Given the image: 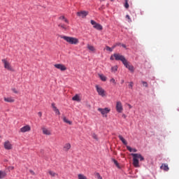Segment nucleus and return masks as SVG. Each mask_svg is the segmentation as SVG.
<instances>
[{
	"instance_id": "22",
	"label": "nucleus",
	"mask_w": 179,
	"mask_h": 179,
	"mask_svg": "<svg viewBox=\"0 0 179 179\" xmlns=\"http://www.w3.org/2000/svg\"><path fill=\"white\" fill-rule=\"evenodd\" d=\"M59 20H64V22H65V23H67V24H69V20H68V19H66V17H65V16L64 15H61L59 17Z\"/></svg>"
},
{
	"instance_id": "6",
	"label": "nucleus",
	"mask_w": 179,
	"mask_h": 179,
	"mask_svg": "<svg viewBox=\"0 0 179 179\" xmlns=\"http://www.w3.org/2000/svg\"><path fill=\"white\" fill-rule=\"evenodd\" d=\"M98 111H99V113H101L102 115L103 116L105 115V117H107V114H108V113L111 111V109L108 108H98Z\"/></svg>"
},
{
	"instance_id": "32",
	"label": "nucleus",
	"mask_w": 179,
	"mask_h": 179,
	"mask_svg": "<svg viewBox=\"0 0 179 179\" xmlns=\"http://www.w3.org/2000/svg\"><path fill=\"white\" fill-rule=\"evenodd\" d=\"M113 50H114V48H113V46L112 48H110V46H106L107 51H110V52H113Z\"/></svg>"
},
{
	"instance_id": "44",
	"label": "nucleus",
	"mask_w": 179,
	"mask_h": 179,
	"mask_svg": "<svg viewBox=\"0 0 179 179\" xmlns=\"http://www.w3.org/2000/svg\"><path fill=\"white\" fill-rule=\"evenodd\" d=\"M120 45H122V47H123V48H127V45L125 44H122L121 43Z\"/></svg>"
},
{
	"instance_id": "19",
	"label": "nucleus",
	"mask_w": 179,
	"mask_h": 179,
	"mask_svg": "<svg viewBox=\"0 0 179 179\" xmlns=\"http://www.w3.org/2000/svg\"><path fill=\"white\" fill-rule=\"evenodd\" d=\"M98 76L101 79V80H102V82H106V80H107V77H106V76H104L103 74L98 73Z\"/></svg>"
},
{
	"instance_id": "51",
	"label": "nucleus",
	"mask_w": 179,
	"mask_h": 179,
	"mask_svg": "<svg viewBox=\"0 0 179 179\" xmlns=\"http://www.w3.org/2000/svg\"><path fill=\"white\" fill-rule=\"evenodd\" d=\"M0 138H1V136H0Z\"/></svg>"
},
{
	"instance_id": "37",
	"label": "nucleus",
	"mask_w": 179,
	"mask_h": 179,
	"mask_svg": "<svg viewBox=\"0 0 179 179\" xmlns=\"http://www.w3.org/2000/svg\"><path fill=\"white\" fill-rule=\"evenodd\" d=\"M129 87H130L131 89H132V87H134V83L133 82L129 83Z\"/></svg>"
},
{
	"instance_id": "21",
	"label": "nucleus",
	"mask_w": 179,
	"mask_h": 179,
	"mask_svg": "<svg viewBox=\"0 0 179 179\" xmlns=\"http://www.w3.org/2000/svg\"><path fill=\"white\" fill-rule=\"evenodd\" d=\"M126 148H127V150H129L131 152H133L136 153V152H138V150H136V148H131V146L127 145Z\"/></svg>"
},
{
	"instance_id": "39",
	"label": "nucleus",
	"mask_w": 179,
	"mask_h": 179,
	"mask_svg": "<svg viewBox=\"0 0 179 179\" xmlns=\"http://www.w3.org/2000/svg\"><path fill=\"white\" fill-rule=\"evenodd\" d=\"M12 91L13 92V93H15L16 94H17V90H16V88H13Z\"/></svg>"
},
{
	"instance_id": "18",
	"label": "nucleus",
	"mask_w": 179,
	"mask_h": 179,
	"mask_svg": "<svg viewBox=\"0 0 179 179\" xmlns=\"http://www.w3.org/2000/svg\"><path fill=\"white\" fill-rule=\"evenodd\" d=\"M162 170H164V171H169V165L167 164H162L161 166Z\"/></svg>"
},
{
	"instance_id": "8",
	"label": "nucleus",
	"mask_w": 179,
	"mask_h": 179,
	"mask_svg": "<svg viewBox=\"0 0 179 179\" xmlns=\"http://www.w3.org/2000/svg\"><path fill=\"white\" fill-rule=\"evenodd\" d=\"M54 66L55 68H56L57 69H59L62 72H64V71H66V66H65V65L62 64H56L54 65Z\"/></svg>"
},
{
	"instance_id": "50",
	"label": "nucleus",
	"mask_w": 179,
	"mask_h": 179,
	"mask_svg": "<svg viewBox=\"0 0 179 179\" xmlns=\"http://www.w3.org/2000/svg\"><path fill=\"white\" fill-rule=\"evenodd\" d=\"M122 83H124V80H122Z\"/></svg>"
},
{
	"instance_id": "41",
	"label": "nucleus",
	"mask_w": 179,
	"mask_h": 179,
	"mask_svg": "<svg viewBox=\"0 0 179 179\" xmlns=\"http://www.w3.org/2000/svg\"><path fill=\"white\" fill-rule=\"evenodd\" d=\"M110 82H112V83H114V85H115V79H114V78H112V79H110Z\"/></svg>"
},
{
	"instance_id": "42",
	"label": "nucleus",
	"mask_w": 179,
	"mask_h": 179,
	"mask_svg": "<svg viewBox=\"0 0 179 179\" xmlns=\"http://www.w3.org/2000/svg\"><path fill=\"white\" fill-rule=\"evenodd\" d=\"M126 19H128V20H129V22H131V17H129V15H127Z\"/></svg>"
},
{
	"instance_id": "29",
	"label": "nucleus",
	"mask_w": 179,
	"mask_h": 179,
	"mask_svg": "<svg viewBox=\"0 0 179 179\" xmlns=\"http://www.w3.org/2000/svg\"><path fill=\"white\" fill-rule=\"evenodd\" d=\"M50 176H51V177H55V176H58L57 173H56L55 172L52 171H48Z\"/></svg>"
},
{
	"instance_id": "14",
	"label": "nucleus",
	"mask_w": 179,
	"mask_h": 179,
	"mask_svg": "<svg viewBox=\"0 0 179 179\" xmlns=\"http://www.w3.org/2000/svg\"><path fill=\"white\" fill-rule=\"evenodd\" d=\"M4 148L6 150H10L12 149V144L9 141H6L4 143Z\"/></svg>"
},
{
	"instance_id": "45",
	"label": "nucleus",
	"mask_w": 179,
	"mask_h": 179,
	"mask_svg": "<svg viewBox=\"0 0 179 179\" xmlns=\"http://www.w3.org/2000/svg\"><path fill=\"white\" fill-rule=\"evenodd\" d=\"M52 108L54 110V107H57V106H55V103H52Z\"/></svg>"
},
{
	"instance_id": "33",
	"label": "nucleus",
	"mask_w": 179,
	"mask_h": 179,
	"mask_svg": "<svg viewBox=\"0 0 179 179\" xmlns=\"http://www.w3.org/2000/svg\"><path fill=\"white\" fill-rule=\"evenodd\" d=\"M92 138L95 139V141H99V138H97V134H92Z\"/></svg>"
},
{
	"instance_id": "24",
	"label": "nucleus",
	"mask_w": 179,
	"mask_h": 179,
	"mask_svg": "<svg viewBox=\"0 0 179 179\" xmlns=\"http://www.w3.org/2000/svg\"><path fill=\"white\" fill-rule=\"evenodd\" d=\"M118 138H119V139H120V140L122 141L123 145H128V143L127 142V141L125 140V138H124V137H122V136L119 135Z\"/></svg>"
},
{
	"instance_id": "20",
	"label": "nucleus",
	"mask_w": 179,
	"mask_h": 179,
	"mask_svg": "<svg viewBox=\"0 0 179 179\" xmlns=\"http://www.w3.org/2000/svg\"><path fill=\"white\" fill-rule=\"evenodd\" d=\"M58 27H60L61 29H63V30H68L69 29V27L65 25L64 24H59Z\"/></svg>"
},
{
	"instance_id": "23",
	"label": "nucleus",
	"mask_w": 179,
	"mask_h": 179,
	"mask_svg": "<svg viewBox=\"0 0 179 179\" xmlns=\"http://www.w3.org/2000/svg\"><path fill=\"white\" fill-rule=\"evenodd\" d=\"M64 122H66V124H69V125H72V122L69 120L66 117L63 116L62 117Z\"/></svg>"
},
{
	"instance_id": "28",
	"label": "nucleus",
	"mask_w": 179,
	"mask_h": 179,
	"mask_svg": "<svg viewBox=\"0 0 179 179\" xmlns=\"http://www.w3.org/2000/svg\"><path fill=\"white\" fill-rule=\"evenodd\" d=\"M118 70V66H114L111 67V72H117V71Z\"/></svg>"
},
{
	"instance_id": "3",
	"label": "nucleus",
	"mask_w": 179,
	"mask_h": 179,
	"mask_svg": "<svg viewBox=\"0 0 179 179\" xmlns=\"http://www.w3.org/2000/svg\"><path fill=\"white\" fill-rule=\"evenodd\" d=\"M95 87L99 96H101V97H106V90H104L103 87H100L99 85H96Z\"/></svg>"
},
{
	"instance_id": "30",
	"label": "nucleus",
	"mask_w": 179,
	"mask_h": 179,
	"mask_svg": "<svg viewBox=\"0 0 179 179\" xmlns=\"http://www.w3.org/2000/svg\"><path fill=\"white\" fill-rule=\"evenodd\" d=\"M53 110L55 111V113H56V114H57L58 115H61V113L59 112V110L58 108H57V107H54Z\"/></svg>"
},
{
	"instance_id": "34",
	"label": "nucleus",
	"mask_w": 179,
	"mask_h": 179,
	"mask_svg": "<svg viewBox=\"0 0 179 179\" xmlns=\"http://www.w3.org/2000/svg\"><path fill=\"white\" fill-rule=\"evenodd\" d=\"M120 45H121V43H117L113 45V48H115L116 47H119Z\"/></svg>"
},
{
	"instance_id": "40",
	"label": "nucleus",
	"mask_w": 179,
	"mask_h": 179,
	"mask_svg": "<svg viewBox=\"0 0 179 179\" xmlns=\"http://www.w3.org/2000/svg\"><path fill=\"white\" fill-rule=\"evenodd\" d=\"M29 173H31L32 176H36V173H34V171L32 170H29Z\"/></svg>"
},
{
	"instance_id": "38",
	"label": "nucleus",
	"mask_w": 179,
	"mask_h": 179,
	"mask_svg": "<svg viewBox=\"0 0 179 179\" xmlns=\"http://www.w3.org/2000/svg\"><path fill=\"white\" fill-rule=\"evenodd\" d=\"M113 163L118 167V162L115 159H113Z\"/></svg>"
},
{
	"instance_id": "25",
	"label": "nucleus",
	"mask_w": 179,
	"mask_h": 179,
	"mask_svg": "<svg viewBox=\"0 0 179 179\" xmlns=\"http://www.w3.org/2000/svg\"><path fill=\"white\" fill-rule=\"evenodd\" d=\"M6 177V172L5 171H0V179H3Z\"/></svg>"
},
{
	"instance_id": "46",
	"label": "nucleus",
	"mask_w": 179,
	"mask_h": 179,
	"mask_svg": "<svg viewBox=\"0 0 179 179\" xmlns=\"http://www.w3.org/2000/svg\"><path fill=\"white\" fill-rule=\"evenodd\" d=\"M122 117H123V118H127V115H125V114H123Z\"/></svg>"
},
{
	"instance_id": "1",
	"label": "nucleus",
	"mask_w": 179,
	"mask_h": 179,
	"mask_svg": "<svg viewBox=\"0 0 179 179\" xmlns=\"http://www.w3.org/2000/svg\"><path fill=\"white\" fill-rule=\"evenodd\" d=\"M131 156L133 157V166L135 167H140L139 159H140V162H143V160H145V158L142 156V155L138 153H131Z\"/></svg>"
},
{
	"instance_id": "16",
	"label": "nucleus",
	"mask_w": 179,
	"mask_h": 179,
	"mask_svg": "<svg viewBox=\"0 0 179 179\" xmlns=\"http://www.w3.org/2000/svg\"><path fill=\"white\" fill-rule=\"evenodd\" d=\"M71 149V143H67L64 145L63 150L64 152H68Z\"/></svg>"
},
{
	"instance_id": "31",
	"label": "nucleus",
	"mask_w": 179,
	"mask_h": 179,
	"mask_svg": "<svg viewBox=\"0 0 179 179\" xmlns=\"http://www.w3.org/2000/svg\"><path fill=\"white\" fill-rule=\"evenodd\" d=\"M124 8H126V9H128V8H129V4L128 3V0H125Z\"/></svg>"
},
{
	"instance_id": "5",
	"label": "nucleus",
	"mask_w": 179,
	"mask_h": 179,
	"mask_svg": "<svg viewBox=\"0 0 179 179\" xmlns=\"http://www.w3.org/2000/svg\"><path fill=\"white\" fill-rule=\"evenodd\" d=\"M113 57H115V59L116 61H121L123 64H124L125 62L127 61V59H125V57H124V55H122L120 54L115 53L113 55Z\"/></svg>"
},
{
	"instance_id": "49",
	"label": "nucleus",
	"mask_w": 179,
	"mask_h": 179,
	"mask_svg": "<svg viewBox=\"0 0 179 179\" xmlns=\"http://www.w3.org/2000/svg\"><path fill=\"white\" fill-rule=\"evenodd\" d=\"M129 108H132V106H131V104H128Z\"/></svg>"
},
{
	"instance_id": "4",
	"label": "nucleus",
	"mask_w": 179,
	"mask_h": 179,
	"mask_svg": "<svg viewBox=\"0 0 179 179\" xmlns=\"http://www.w3.org/2000/svg\"><path fill=\"white\" fill-rule=\"evenodd\" d=\"M1 62L3 64L5 69H7V71H13V68H12V65H10V64L6 59H3Z\"/></svg>"
},
{
	"instance_id": "7",
	"label": "nucleus",
	"mask_w": 179,
	"mask_h": 179,
	"mask_svg": "<svg viewBox=\"0 0 179 179\" xmlns=\"http://www.w3.org/2000/svg\"><path fill=\"white\" fill-rule=\"evenodd\" d=\"M91 24H92L94 29H96V30H103V26L100 24H97V22L93 20H91Z\"/></svg>"
},
{
	"instance_id": "15",
	"label": "nucleus",
	"mask_w": 179,
	"mask_h": 179,
	"mask_svg": "<svg viewBox=\"0 0 179 179\" xmlns=\"http://www.w3.org/2000/svg\"><path fill=\"white\" fill-rule=\"evenodd\" d=\"M4 101H6V103H15V99L13 97H4Z\"/></svg>"
},
{
	"instance_id": "43",
	"label": "nucleus",
	"mask_w": 179,
	"mask_h": 179,
	"mask_svg": "<svg viewBox=\"0 0 179 179\" xmlns=\"http://www.w3.org/2000/svg\"><path fill=\"white\" fill-rule=\"evenodd\" d=\"M38 117H41L43 115V113L41 112H38Z\"/></svg>"
},
{
	"instance_id": "35",
	"label": "nucleus",
	"mask_w": 179,
	"mask_h": 179,
	"mask_svg": "<svg viewBox=\"0 0 179 179\" xmlns=\"http://www.w3.org/2000/svg\"><path fill=\"white\" fill-rule=\"evenodd\" d=\"M96 176L98 179H103V178L101 177V176H100V173H96Z\"/></svg>"
},
{
	"instance_id": "9",
	"label": "nucleus",
	"mask_w": 179,
	"mask_h": 179,
	"mask_svg": "<svg viewBox=\"0 0 179 179\" xmlns=\"http://www.w3.org/2000/svg\"><path fill=\"white\" fill-rule=\"evenodd\" d=\"M123 110L122 103H121V101H117L116 103V111H117V113H122Z\"/></svg>"
},
{
	"instance_id": "48",
	"label": "nucleus",
	"mask_w": 179,
	"mask_h": 179,
	"mask_svg": "<svg viewBox=\"0 0 179 179\" xmlns=\"http://www.w3.org/2000/svg\"><path fill=\"white\" fill-rule=\"evenodd\" d=\"M10 170H13L15 169V167L10 166Z\"/></svg>"
},
{
	"instance_id": "13",
	"label": "nucleus",
	"mask_w": 179,
	"mask_h": 179,
	"mask_svg": "<svg viewBox=\"0 0 179 179\" xmlns=\"http://www.w3.org/2000/svg\"><path fill=\"white\" fill-rule=\"evenodd\" d=\"M41 129L43 135H51V131H50V129L45 128V127H42Z\"/></svg>"
},
{
	"instance_id": "47",
	"label": "nucleus",
	"mask_w": 179,
	"mask_h": 179,
	"mask_svg": "<svg viewBox=\"0 0 179 179\" xmlns=\"http://www.w3.org/2000/svg\"><path fill=\"white\" fill-rule=\"evenodd\" d=\"M110 59H111V61H114V57H113V56H111Z\"/></svg>"
},
{
	"instance_id": "11",
	"label": "nucleus",
	"mask_w": 179,
	"mask_h": 179,
	"mask_svg": "<svg viewBox=\"0 0 179 179\" xmlns=\"http://www.w3.org/2000/svg\"><path fill=\"white\" fill-rule=\"evenodd\" d=\"M31 127H30V126L29 124H27L26 126L22 127L20 129V132H22V133L29 132L31 131Z\"/></svg>"
},
{
	"instance_id": "36",
	"label": "nucleus",
	"mask_w": 179,
	"mask_h": 179,
	"mask_svg": "<svg viewBox=\"0 0 179 179\" xmlns=\"http://www.w3.org/2000/svg\"><path fill=\"white\" fill-rule=\"evenodd\" d=\"M142 83H143V85L145 87H148V83H147V82L142 81Z\"/></svg>"
},
{
	"instance_id": "12",
	"label": "nucleus",
	"mask_w": 179,
	"mask_h": 179,
	"mask_svg": "<svg viewBox=\"0 0 179 179\" xmlns=\"http://www.w3.org/2000/svg\"><path fill=\"white\" fill-rule=\"evenodd\" d=\"M123 65H124V66H126V68H127V69H129V71H130L131 72H134V66L129 65L127 60L125 62L124 64H123Z\"/></svg>"
},
{
	"instance_id": "17",
	"label": "nucleus",
	"mask_w": 179,
	"mask_h": 179,
	"mask_svg": "<svg viewBox=\"0 0 179 179\" xmlns=\"http://www.w3.org/2000/svg\"><path fill=\"white\" fill-rule=\"evenodd\" d=\"M87 48H88V50L90 51H91V52H96V48H94V46L91 45H87Z\"/></svg>"
},
{
	"instance_id": "2",
	"label": "nucleus",
	"mask_w": 179,
	"mask_h": 179,
	"mask_svg": "<svg viewBox=\"0 0 179 179\" xmlns=\"http://www.w3.org/2000/svg\"><path fill=\"white\" fill-rule=\"evenodd\" d=\"M60 38H63V40H64V41H66V43H68L69 44H71L73 45H77V44H79V39H78V38L61 36Z\"/></svg>"
},
{
	"instance_id": "26",
	"label": "nucleus",
	"mask_w": 179,
	"mask_h": 179,
	"mask_svg": "<svg viewBox=\"0 0 179 179\" xmlns=\"http://www.w3.org/2000/svg\"><path fill=\"white\" fill-rule=\"evenodd\" d=\"M72 100L73 101H80V97H79V95L76 94L73 98Z\"/></svg>"
},
{
	"instance_id": "10",
	"label": "nucleus",
	"mask_w": 179,
	"mask_h": 179,
	"mask_svg": "<svg viewBox=\"0 0 179 179\" xmlns=\"http://www.w3.org/2000/svg\"><path fill=\"white\" fill-rule=\"evenodd\" d=\"M87 15H89V13L85 10L79 11L77 13V16H78L79 17L85 18Z\"/></svg>"
},
{
	"instance_id": "27",
	"label": "nucleus",
	"mask_w": 179,
	"mask_h": 179,
	"mask_svg": "<svg viewBox=\"0 0 179 179\" xmlns=\"http://www.w3.org/2000/svg\"><path fill=\"white\" fill-rule=\"evenodd\" d=\"M78 179H87V178L82 173H80L78 175Z\"/></svg>"
}]
</instances>
